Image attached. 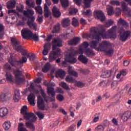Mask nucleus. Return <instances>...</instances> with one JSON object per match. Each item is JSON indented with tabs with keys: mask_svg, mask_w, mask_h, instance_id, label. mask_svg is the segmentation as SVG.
I'll list each match as a JSON object with an SVG mask.
<instances>
[{
	"mask_svg": "<svg viewBox=\"0 0 131 131\" xmlns=\"http://www.w3.org/2000/svg\"><path fill=\"white\" fill-rule=\"evenodd\" d=\"M116 28L117 27L114 26L112 28L107 31L108 34H106L105 30H99V28H92L91 30L92 34H83V38L89 39L92 38L96 40H101V37L103 38H116Z\"/></svg>",
	"mask_w": 131,
	"mask_h": 131,
	"instance_id": "f257e3e1",
	"label": "nucleus"
},
{
	"mask_svg": "<svg viewBox=\"0 0 131 131\" xmlns=\"http://www.w3.org/2000/svg\"><path fill=\"white\" fill-rule=\"evenodd\" d=\"M63 47L62 45V40L59 39L55 38L52 40V50L53 51L51 53L49 57V61L54 62V60H56L60 55H61V50L58 48H61Z\"/></svg>",
	"mask_w": 131,
	"mask_h": 131,
	"instance_id": "f03ea898",
	"label": "nucleus"
},
{
	"mask_svg": "<svg viewBox=\"0 0 131 131\" xmlns=\"http://www.w3.org/2000/svg\"><path fill=\"white\" fill-rule=\"evenodd\" d=\"M14 76L15 77V82L17 84H21L25 81V76L22 74V72L17 70L14 71Z\"/></svg>",
	"mask_w": 131,
	"mask_h": 131,
	"instance_id": "7ed1b4c3",
	"label": "nucleus"
},
{
	"mask_svg": "<svg viewBox=\"0 0 131 131\" xmlns=\"http://www.w3.org/2000/svg\"><path fill=\"white\" fill-rule=\"evenodd\" d=\"M120 32V40L124 42L127 40V38L130 36V31H125L123 29H121Z\"/></svg>",
	"mask_w": 131,
	"mask_h": 131,
	"instance_id": "20e7f679",
	"label": "nucleus"
},
{
	"mask_svg": "<svg viewBox=\"0 0 131 131\" xmlns=\"http://www.w3.org/2000/svg\"><path fill=\"white\" fill-rule=\"evenodd\" d=\"M27 62V58L26 57L23 56L22 57V59L19 61H17L15 59H11L9 60V62L12 66L14 67H17L18 65H20L21 66H23V63H26Z\"/></svg>",
	"mask_w": 131,
	"mask_h": 131,
	"instance_id": "39448f33",
	"label": "nucleus"
},
{
	"mask_svg": "<svg viewBox=\"0 0 131 131\" xmlns=\"http://www.w3.org/2000/svg\"><path fill=\"white\" fill-rule=\"evenodd\" d=\"M76 55H74V52H72L69 54V56L68 58H66L65 60L62 61V65H66L67 64V62L71 63V64H74V63H76V57H75Z\"/></svg>",
	"mask_w": 131,
	"mask_h": 131,
	"instance_id": "423d86ee",
	"label": "nucleus"
},
{
	"mask_svg": "<svg viewBox=\"0 0 131 131\" xmlns=\"http://www.w3.org/2000/svg\"><path fill=\"white\" fill-rule=\"evenodd\" d=\"M89 42L86 41H84L83 42L82 45H81L79 48L78 49L77 51L74 52V55H77V54H82L84 52L85 50H86L88 48H89Z\"/></svg>",
	"mask_w": 131,
	"mask_h": 131,
	"instance_id": "0eeeda50",
	"label": "nucleus"
},
{
	"mask_svg": "<svg viewBox=\"0 0 131 131\" xmlns=\"http://www.w3.org/2000/svg\"><path fill=\"white\" fill-rule=\"evenodd\" d=\"M110 46V43L108 41H103L99 43L97 50L100 52H105Z\"/></svg>",
	"mask_w": 131,
	"mask_h": 131,
	"instance_id": "6e6552de",
	"label": "nucleus"
},
{
	"mask_svg": "<svg viewBox=\"0 0 131 131\" xmlns=\"http://www.w3.org/2000/svg\"><path fill=\"white\" fill-rule=\"evenodd\" d=\"M94 16L98 20H100L101 22H104L106 20V16H105L104 13L102 11L97 10L94 11Z\"/></svg>",
	"mask_w": 131,
	"mask_h": 131,
	"instance_id": "1a4fd4ad",
	"label": "nucleus"
},
{
	"mask_svg": "<svg viewBox=\"0 0 131 131\" xmlns=\"http://www.w3.org/2000/svg\"><path fill=\"white\" fill-rule=\"evenodd\" d=\"M34 20H35V17H34V16H32L30 18V19H29L27 21V24L29 26V28H33L34 30L36 31V30H37V24L34 23Z\"/></svg>",
	"mask_w": 131,
	"mask_h": 131,
	"instance_id": "9d476101",
	"label": "nucleus"
},
{
	"mask_svg": "<svg viewBox=\"0 0 131 131\" xmlns=\"http://www.w3.org/2000/svg\"><path fill=\"white\" fill-rule=\"evenodd\" d=\"M32 34V32L29 29L24 28L21 30V35L24 39H27V38H30Z\"/></svg>",
	"mask_w": 131,
	"mask_h": 131,
	"instance_id": "9b49d317",
	"label": "nucleus"
},
{
	"mask_svg": "<svg viewBox=\"0 0 131 131\" xmlns=\"http://www.w3.org/2000/svg\"><path fill=\"white\" fill-rule=\"evenodd\" d=\"M12 98V95L9 93H2L0 95V102H5L10 100Z\"/></svg>",
	"mask_w": 131,
	"mask_h": 131,
	"instance_id": "f8f14e48",
	"label": "nucleus"
},
{
	"mask_svg": "<svg viewBox=\"0 0 131 131\" xmlns=\"http://www.w3.org/2000/svg\"><path fill=\"white\" fill-rule=\"evenodd\" d=\"M52 15L55 17V18H60L61 17V12L60 9L58 8L56 6H54L52 9Z\"/></svg>",
	"mask_w": 131,
	"mask_h": 131,
	"instance_id": "ddd939ff",
	"label": "nucleus"
},
{
	"mask_svg": "<svg viewBox=\"0 0 131 131\" xmlns=\"http://www.w3.org/2000/svg\"><path fill=\"white\" fill-rule=\"evenodd\" d=\"M37 106L41 110H43L45 109V101L41 98V96H39L37 97Z\"/></svg>",
	"mask_w": 131,
	"mask_h": 131,
	"instance_id": "4468645a",
	"label": "nucleus"
},
{
	"mask_svg": "<svg viewBox=\"0 0 131 131\" xmlns=\"http://www.w3.org/2000/svg\"><path fill=\"white\" fill-rule=\"evenodd\" d=\"M28 101L30 105L34 106L35 105V95L33 93H31L28 96Z\"/></svg>",
	"mask_w": 131,
	"mask_h": 131,
	"instance_id": "2eb2a0df",
	"label": "nucleus"
},
{
	"mask_svg": "<svg viewBox=\"0 0 131 131\" xmlns=\"http://www.w3.org/2000/svg\"><path fill=\"white\" fill-rule=\"evenodd\" d=\"M50 50H51V43H46L43 47V50L42 52L43 55H44V56H47L49 53V52H50Z\"/></svg>",
	"mask_w": 131,
	"mask_h": 131,
	"instance_id": "dca6fc26",
	"label": "nucleus"
},
{
	"mask_svg": "<svg viewBox=\"0 0 131 131\" xmlns=\"http://www.w3.org/2000/svg\"><path fill=\"white\" fill-rule=\"evenodd\" d=\"M20 113L23 115H34L33 113L28 112L27 106L24 105L21 109Z\"/></svg>",
	"mask_w": 131,
	"mask_h": 131,
	"instance_id": "f3484780",
	"label": "nucleus"
},
{
	"mask_svg": "<svg viewBox=\"0 0 131 131\" xmlns=\"http://www.w3.org/2000/svg\"><path fill=\"white\" fill-rule=\"evenodd\" d=\"M71 24V21L70 20V19H69V18H63L61 22L62 26L64 28H66V27H68L69 26H70Z\"/></svg>",
	"mask_w": 131,
	"mask_h": 131,
	"instance_id": "a211bd4d",
	"label": "nucleus"
},
{
	"mask_svg": "<svg viewBox=\"0 0 131 131\" xmlns=\"http://www.w3.org/2000/svg\"><path fill=\"white\" fill-rule=\"evenodd\" d=\"M17 2L15 0H10L7 3V9H14L16 7Z\"/></svg>",
	"mask_w": 131,
	"mask_h": 131,
	"instance_id": "6ab92c4d",
	"label": "nucleus"
},
{
	"mask_svg": "<svg viewBox=\"0 0 131 131\" xmlns=\"http://www.w3.org/2000/svg\"><path fill=\"white\" fill-rule=\"evenodd\" d=\"M79 41H80V38L76 37L69 41V45L70 46H76V45H78V43H79Z\"/></svg>",
	"mask_w": 131,
	"mask_h": 131,
	"instance_id": "aec40b11",
	"label": "nucleus"
},
{
	"mask_svg": "<svg viewBox=\"0 0 131 131\" xmlns=\"http://www.w3.org/2000/svg\"><path fill=\"white\" fill-rule=\"evenodd\" d=\"M20 99H21L20 96V91L19 90H15L14 96H13L14 102H19Z\"/></svg>",
	"mask_w": 131,
	"mask_h": 131,
	"instance_id": "412c9836",
	"label": "nucleus"
},
{
	"mask_svg": "<svg viewBox=\"0 0 131 131\" xmlns=\"http://www.w3.org/2000/svg\"><path fill=\"white\" fill-rule=\"evenodd\" d=\"M97 41L92 40L90 43V47L92 49H95L96 51H99V47L98 46L99 45V40H97Z\"/></svg>",
	"mask_w": 131,
	"mask_h": 131,
	"instance_id": "4be33fe9",
	"label": "nucleus"
},
{
	"mask_svg": "<svg viewBox=\"0 0 131 131\" xmlns=\"http://www.w3.org/2000/svg\"><path fill=\"white\" fill-rule=\"evenodd\" d=\"M37 117H36L34 115H25L24 116V119L26 120H29V121H31L33 122V121H35L37 119Z\"/></svg>",
	"mask_w": 131,
	"mask_h": 131,
	"instance_id": "5701e85b",
	"label": "nucleus"
},
{
	"mask_svg": "<svg viewBox=\"0 0 131 131\" xmlns=\"http://www.w3.org/2000/svg\"><path fill=\"white\" fill-rule=\"evenodd\" d=\"M5 76H6V80H7V81H9V82H14V77L13 76V75L11 74V73L7 72L5 75Z\"/></svg>",
	"mask_w": 131,
	"mask_h": 131,
	"instance_id": "b1692460",
	"label": "nucleus"
},
{
	"mask_svg": "<svg viewBox=\"0 0 131 131\" xmlns=\"http://www.w3.org/2000/svg\"><path fill=\"white\" fill-rule=\"evenodd\" d=\"M51 15V12L49 10V7L47 4L44 5V16L45 18H49Z\"/></svg>",
	"mask_w": 131,
	"mask_h": 131,
	"instance_id": "393cba45",
	"label": "nucleus"
},
{
	"mask_svg": "<svg viewBox=\"0 0 131 131\" xmlns=\"http://www.w3.org/2000/svg\"><path fill=\"white\" fill-rule=\"evenodd\" d=\"M47 94L49 95V96H51V97H55V96H56V93H55V89L54 88L48 87Z\"/></svg>",
	"mask_w": 131,
	"mask_h": 131,
	"instance_id": "a878e982",
	"label": "nucleus"
},
{
	"mask_svg": "<svg viewBox=\"0 0 131 131\" xmlns=\"http://www.w3.org/2000/svg\"><path fill=\"white\" fill-rule=\"evenodd\" d=\"M56 75L57 76H59L61 79H63L64 77H65V75H66V73H65V71L62 70H59L56 72Z\"/></svg>",
	"mask_w": 131,
	"mask_h": 131,
	"instance_id": "bb28decb",
	"label": "nucleus"
},
{
	"mask_svg": "<svg viewBox=\"0 0 131 131\" xmlns=\"http://www.w3.org/2000/svg\"><path fill=\"white\" fill-rule=\"evenodd\" d=\"M26 4L29 8H35V7H34V6H35V2L34 0H26Z\"/></svg>",
	"mask_w": 131,
	"mask_h": 131,
	"instance_id": "cd10ccee",
	"label": "nucleus"
},
{
	"mask_svg": "<svg viewBox=\"0 0 131 131\" xmlns=\"http://www.w3.org/2000/svg\"><path fill=\"white\" fill-rule=\"evenodd\" d=\"M11 41L12 43V46L13 48H15L17 46H19L20 45V41H19L17 38H11Z\"/></svg>",
	"mask_w": 131,
	"mask_h": 131,
	"instance_id": "c85d7f7f",
	"label": "nucleus"
},
{
	"mask_svg": "<svg viewBox=\"0 0 131 131\" xmlns=\"http://www.w3.org/2000/svg\"><path fill=\"white\" fill-rule=\"evenodd\" d=\"M60 5L62 8L66 9L69 7V0H60Z\"/></svg>",
	"mask_w": 131,
	"mask_h": 131,
	"instance_id": "c756f323",
	"label": "nucleus"
},
{
	"mask_svg": "<svg viewBox=\"0 0 131 131\" xmlns=\"http://www.w3.org/2000/svg\"><path fill=\"white\" fill-rule=\"evenodd\" d=\"M85 55L87 57H93L96 55V54L91 49H88L85 50Z\"/></svg>",
	"mask_w": 131,
	"mask_h": 131,
	"instance_id": "7c9ffc66",
	"label": "nucleus"
},
{
	"mask_svg": "<svg viewBox=\"0 0 131 131\" xmlns=\"http://www.w3.org/2000/svg\"><path fill=\"white\" fill-rule=\"evenodd\" d=\"M121 4L123 12H127L128 11H130V9L127 7V5L125 2H122Z\"/></svg>",
	"mask_w": 131,
	"mask_h": 131,
	"instance_id": "2f4dec72",
	"label": "nucleus"
},
{
	"mask_svg": "<svg viewBox=\"0 0 131 131\" xmlns=\"http://www.w3.org/2000/svg\"><path fill=\"white\" fill-rule=\"evenodd\" d=\"M51 63L50 62H47L44 66V67L42 69V72L47 73L51 69Z\"/></svg>",
	"mask_w": 131,
	"mask_h": 131,
	"instance_id": "473e14b6",
	"label": "nucleus"
},
{
	"mask_svg": "<svg viewBox=\"0 0 131 131\" xmlns=\"http://www.w3.org/2000/svg\"><path fill=\"white\" fill-rule=\"evenodd\" d=\"M78 59L79 61H80L82 63H84V64H85V63H88V61H89L88 58L83 56V55H80L79 56Z\"/></svg>",
	"mask_w": 131,
	"mask_h": 131,
	"instance_id": "72a5a7b5",
	"label": "nucleus"
},
{
	"mask_svg": "<svg viewBox=\"0 0 131 131\" xmlns=\"http://www.w3.org/2000/svg\"><path fill=\"white\" fill-rule=\"evenodd\" d=\"M94 0H84L83 4L85 6L84 9H89L91 8V4Z\"/></svg>",
	"mask_w": 131,
	"mask_h": 131,
	"instance_id": "f704fd0d",
	"label": "nucleus"
},
{
	"mask_svg": "<svg viewBox=\"0 0 131 131\" xmlns=\"http://www.w3.org/2000/svg\"><path fill=\"white\" fill-rule=\"evenodd\" d=\"M9 114V110L6 107L0 108V115H8Z\"/></svg>",
	"mask_w": 131,
	"mask_h": 131,
	"instance_id": "c9c22d12",
	"label": "nucleus"
},
{
	"mask_svg": "<svg viewBox=\"0 0 131 131\" xmlns=\"http://www.w3.org/2000/svg\"><path fill=\"white\" fill-rule=\"evenodd\" d=\"M66 81H67V82H70V83H73L76 82V80L70 76H68L66 78Z\"/></svg>",
	"mask_w": 131,
	"mask_h": 131,
	"instance_id": "e433bc0d",
	"label": "nucleus"
},
{
	"mask_svg": "<svg viewBox=\"0 0 131 131\" xmlns=\"http://www.w3.org/2000/svg\"><path fill=\"white\" fill-rule=\"evenodd\" d=\"M4 35H5V30L4 26L0 24V39H3L4 38Z\"/></svg>",
	"mask_w": 131,
	"mask_h": 131,
	"instance_id": "4c0bfd02",
	"label": "nucleus"
},
{
	"mask_svg": "<svg viewBox=\"0 0 131 131\" xmlns=\"http://www.w3.org/2000/svg\"><path fill=\"white\" fill-rule=\"evenodd\" d=\"M118 24H119L120 25H122V26H126L127 27L128 25V24L125 21L124 19L122 18H120L118 21Z\"/></svg>",
	"mask_w": 131,
	"mask_h": 131,
	"instance_id": "58836bf2",
	"label": "nucleus"
},
{
	"mask_svg": "<svg viewBox=\"0 0 131 131\" xmlns=\"http://www.w3.org/2000/svg\"><path fill=\"white\" fill-rule=\"evenodd\" d=\"M104 52L108 56H112L114 54V49L108 47Z\"/></svg>",
	"mask_w": 131,
	"mask_h": 131,
	"instance_id": "ea45409f",
	"label": "nucleus"
},
{
	"mask_svg": "<svg viewBox=\"0 0 131 131\" xmlns=\"http://www.w3.org/2000/svg\"><path fill=\"white\" fill-rule=\"evenodd\" d=\"M13 49L16 51V52H19V53H21V52H23V51H24V47L21 45H17L14 47Z\"/></svg>",
	"mask_w": 131,
	"mask_h": 131,
	"instance_id": "a19ab883",
	"label": "nucleus"
},
{
	"mask_svg": "<svg viewBox=\"0 0 131 131\" xmlns=\"http://www.w3.org/2000/svg\"><path fill=\"white\" fill-rule=\"evenodd\" d=\"M111 86L113 90H116V91H118L119 89V87H118V82L116 81L112 82Z\"/></svg>",
	"mask_w": 131,
	"mask_h": 131,
	"instance_id": "79ce46f5",
	"label": "nucleus"
},
{
	"mask_svg": "<svg viewBox=\"0 0 131 131\" xmlns=\"http://www.w3.org/2000/svg\"><path fill=\"white\" fill-rule=\"evenodd\" d=\"M3 127L5 130H9V129L11 127V123L9 121H6L3 124Z\"/></svg>",
	"mask_w": 131,
	"mask_h": 131,
	"instance_id": "37998d69",
	"label": "nucleus"
},
{
	"mask_svg": "<svg viewBox=\"0 0 131 131\" xmlns=\"http://www.w3.org/2000/svg\"><path fill=\"white\" fill-rule=\"evenodd\" d=\"M72 25H73L74 27H78V26H79L78 20L75 18V17L72 18Z\"/></svg>",
	"mask_w": 131,
	"mask_h": 131,
	"instance_id": "c03bdc74",
	"label": "nucleus"
},
{
	"mask_svg": "<svg viewBox=\"0 0 131 131\" xmlns=\"http://www.w3.org/2000/svg\"><path fill=\"white\" fill-rule=\"evenodd\" d=\"M59 31H60V24H58L54 27L52 32L53 33H58Z\"/></svg>",
	"mask_w": 131,
	"mask_h": 131,
	"instance_id": "a18cd8bd",
	"label": "nucleus"
},
{
	"mask_svg": "<svg viewBox=\"0 0 131 131\" xmlns=\"http://www.w3.org/2000/svg\"><path fill=\"white\" fill-rule=\"evenodd\" d=\"M107 15H108V16H112V15L114 13L113 7L110 6L109 7H107Z\"/></svg>",
	"mask_w": 131,
	"mask_h": 131,
	"instance_id": "49530a36",
	"label": "nucleus"
},
{
	"mask_svg": "<svg viewBox=\"0 0 131 131\" xmlns=\"http://www.w3.org/2000/svg\"><path fill=\"white\" fill-rule=\"evenodd\" d=\"M111 71H105L104 72V74L102 75H101V77H103V76H104V78H107L108 77H110L111 76Z\"/></svg>",
	"mask_w": 131,
	"mask_h": 131,
	"instance_id": "de8ad7c7",
	"label": "nucleus"
},
{
	"mask_svg": "<svg viewBox=\"0 0 131 131\" xmlns=\"http://www.w3.org/2000/svg\"><path fill=\"white\" fill-rule=\"evenodd\" d=\"M35 10H36V12L38 13L39 15H42V8L41 7L38 6L36 7H35Z\"/></svg>",
	"mask_w": 131,
	"mask_h": 131,
	"instance_id": "09e8293b",
	"label": "nucleus"
},
{
	"mask_svg": "<svg viewBox=\"0 0 131 131\" xmlns=\"http://www.w3.org/2000/svg\"><path fill=\"white\" fill-rule=\"evenodd\" d=\"M68 72L70 75H72L73 76H75V77H77L78 76V74H77V72L71 69H69L68 70Z\"/></svg>",
	"mask_w": 131,
	"mask_h": 131,
	"instance_id": "8fccbe9b",
	"label": "nucleus"
},
{
	"mask_svg": "<svg viewBox=\"0 0 131 131\" xmlns=\"http://www.w3.org/2000/svg\"><path fill=\"white\" fill-rule=\"evenodd\" d=\"M110 4L112 6H120V3L118 0H111Z\"/></svg>",
	"mask_w": 131,
	"mask_h": 131,
	"instance_id": "3c124183",
	"label": "nucleus"
},
{
	"mask_svg": "<svg viewBox=\"0 0 131 131\" xmlns=\"http://www.w3.org/2000/svg\"><path fill=\"white\" fill-rule=\"evenodd\" d=\"M60 86H62L63 89H64V90H66L67 91H69V90H70V88H69V86H68V85L64 82H62L60 83Z\"/></svg>",
	"mask_w": 131,
	"mask_h": 131,
	"instance_id": "603ef678",
	"label": "nucleus"
},
{
	"mask_svg": "<svg viewBox=\"0 0 131 131\" xmlns=\"http://www.w3.org/2000/svg\"><path fill=\"white\" fill-rule=\"evenodd\" d=\"M23 126H24L23 123H19L18 124V131H27L26 128H24Z\"/></svg>",
	"mask_w": 131,
	"mask_h": 131,
	"instance_id": "864d4df0",
	"label": "nucleus"
},
{
	"mask_svg": "<svg viewBox=\"0 0 131 131\" xmlns=\"http://www.w3.org/2000/svg\"><path fill=\"white\" fill-rule=\"evenodd\" d=\"M26 126L27 127H29V128H31V129H32V130H34L35 129V127H34V125H33V124L30 122H27L26 123Z\"/></svg>",
	"mask_w": 131,
	"mask_h": 131,
	"instance_id": "5fc2aeb1",
	"label": "nucleus"
},
{
	"mask_svg": "<svg viewBox=\"0 0 131 131\" xmlns=\"http://www.w3.org/2000/svg\"><path fill=\"white\" fill-rule=\"evenodd\" d=\"M40 93L41 96L43 98L45 101H46V102H48V100H47V94H46V93H45V90L42 89H40Z\"/></svg>",
	"mask_w": 131,
	"mask_h": 131,
	"instance_id": "6e6d98bb",
	"label": "nucleus"
},
{
	"mask_svg": "<svg viewBox=\"0 0 131 131\" xmlns=\"http://www.w3.org/2000/svg\"><path fill=\"white\" fill-rule=\"evenodd\" d=\"M113 23H114V21L112 19H110L108 22L105 24L104 26L107 28L110 27V26L113 25Z\"/></svg>",
	"mask_w": 131,
	"mask_h": 131,
	"instance_id": "4d7b16f0",
	"label": "nucleus"
},
{
	"mask_svg": "<svg viewBox=\"0 0 131 131\" xmlns=\"http://www.w3.org/2000/svg\"><path fill=\"white\" fill-rule=\"evenodd\" d=\"M30 38H32L34 41H38L39 40V39L38 38V36L36 35V34H34L33 35V33H32L31 37H30Z\"/></svg>",
	"mask_w": 131,
	"mask_h": 131,
	"instance_id": "13d9d810",
	"label": "nucleus"
},
{
	"mask_svg": "<svg viewBox=\"0 0 131 131\" xmlns=\"http://www.w3.org/2000/svg\"><path fill=\"white\" fill-rule=\"evenodd\" d=\"M56 99L59 101V102H62V101L64 100V97L62 95L59 94L57 96Z\"/></svg>",
	"mask_w": 131,
	"mask_h": 131,
	"instance_id": "bf43d9fd",
	"label": "nucleus"
},
{
	"mask_svg": "<svg viewBox=\"0 0 131 131\" xmlns=\"http://www.w3.org/2000/svg\"><path fill=\"white\" fill-rule=\"evenodd\" d=\"M28 57L29 58L30 61H34L35 59V54L33 53H29V56Z\"/></svg>",
	"mask_w": 131,
	"mask_h": 131,
	"instance_id": "052dcab7",
	"label": "nucleus"
},
{
	"mask_svg": "<svg viewBox=\"0 0 131 131\" xmlns=\"http://www.w3.org/2000/svg\"><path fill=\"white\" fill-rule=\"evenodd\" d=\"M96 131H104V126L103 125H98L96 128Z\"/></svg>",
	"mask_w": 131,
	"mask_h": 131,
	"instance_id": "680f3d73",
	"label": "nucleus"
},
{
	"mask_svg": "<svg viewBox=\"0 0 131 131\" xmlns=\"http://www.w3.org/2000/svg\"><path fill=\"white\" fill-rule=\"evenodd\" d=\"M116 17H118L119 16H120V15H121V11H120V8H117L116 9Z\"/></svg>",
	"mask_w": 131,
	"mask_h": 131,
	"instance_id": "e2e57ef3",
	"label": "nucleus"
},
{
	"mask_svg": "<svg viewBox=\"0 0 131 131\" xmlns=\"http://www.w3.org/2000/svg\"><path fill=\"white\" fill-rule=\"evenodd\" d=\"M75 84L78 88H80V86H84V83H83L81 82H80V81L76 82V81Z\"/></svg>",
	"mask_w": 131,
	"mask_h": 131,
	"instance_id": "0e129e2a",
	"label": "nucleus"
},
{
	"mask_svg": "<svg viewBox=\"0 0 131 131\" xmlns=\"http://www.w3.org/2000/svg\"><path fill=\"white\" fill-rule=\"evenodd\" d=\"M86 16H92V13H91V9L87 10L86 12H84L83 13Z\"/></svg>",
	"mask_w": 131,
	"mask_h": 131,
	"instance_id": "69168bd1",
	"label": "nucleus"
},
{
	"mask_svg": "<svg viewBox=\"0 0 131 131\" xmlns=\"http://www.w3.org/2000/svg\"><path fill=\"white\" fill-rule=\"evenodd\" d=\"M20 53H21V55L23 56H26L27 57H29V53H27V51L25 49H24V51H23Z\"/></svg>",
	"mask_w": 131,
	"mask_h": 131,
	"instance_id": "338daca9",
	"label": "nucleus"
},
{
	"mask_svg": "<svg viewBox=\"0 0 131 131\" xmlns=\"http://www.w3.org/2000/svg\"><path fill=\"white\" fill-rule=\"evenodd\" d=\"M74 127H75V125H72L68 128L67 131H75V128Z\"/></svg>",
	"mask_w": 131,
	"mask_h": 131,
	"instance_id": "774afa93",
	"label": "nucleus"
}]
</instances>
